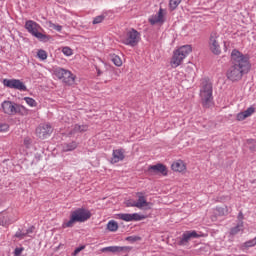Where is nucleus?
Here are the masks:
<instances>
[{
	"instance_id": "obj_1",
	"label": "nucleus",
	"mask_w": 256,
	"mask_h": 256,
	"mask_svg": "<svg viewBox=\"0 0 256 256\" xmlns=\"http://www.w3.org/2000/svg\"><path fill=\"white\" fill-rule=\"evenodd\" d=\"M232 66L227 71V77L230 81H241L243 75H247L251 71V63H249V55L241 53L234 49L231 53Z\"/></svg>"
},
{
	"instance_id": "obj_2",
	"label": "nucleus",
	"mask_w": 256,
	"mask_h": 256,
	"mask_svg": "<svg viewBox=\"0 0 256 256\" xmlns=\"http://www.w3.org/2000/svg\"><path fill=\"white\" fill-rule=\"evenodd\" d=\"M200 103L204 109L213 107V83L208 78H204L201 83Z\"/></svg>"
},
{
	"instance_id": "obj_3",
	"label": "nucleus",
	"mask_w": 256,
	"mask_h": 256,
	"mask_svg": "<svg viewBox=\"0 0 256 256\" xmlns=\"http://www.w3.org/2000/svg\"><path fill=\"white\" fill-rule=\"evenodd\" d=\"M91 219V211L85 208H78L70 213V219L63 222V229L75 227V223H85Z\"/></svg>"
},
{
	"instance_id": "obj_4",
	"label": "nucleus",
	"mask_w": 256,
	"mask_h": 256,
	"mask_svg": "<svg viewBox=\"0 0 256 256\" xmlns=\"http://www.w3.org/2000/svg\"><path fill=\"white\" fill-rule=\"evenodd\" d=\"M25 29L32 35V37H35L38 39V41H41L42 43H48V41H51V36L47 34L41 33L43 28H41V25L39 23L33 21V20H27L25 22Z\"/></svg>"
},
{
	"instance_id": "obj_5",
	"label": "nucleus",
	"mask_w": 256,
	"mask_h": 256,
	"mask_svg": "<svg viewBox=\"0 0 256 256\" xmlns=\"http://www.w3.org/2000/svg\"><path fill=\"white\" fill-rule=\"evenodd\" d=\"M193 51V48L191 45H184L180 48H178L176 51H174L172 60H171V65L172 67H179L181 65V62L189 53Z\"/></svg>"
},
{
	"instance_id": "obj_6",
	"label": "nucleus",
	"mask_w": 256,
	"mask_h": 256,
	"mask_svg": "<svg viewBox=\"0 0 256 256\" xmlns=\"http://www.w3.org/2000/svg\"><path fill=\"white\" fill-rule=\"evenodd\" d=\"M54 75H56L58 79H61L66 85L75 84V75H73V73H71V71L69 70H66L64 68H56L54 70Z\"/></svg>"
},
{
	"instance_id": "obj_7",
	"label": "nucleus",
	"mask_w": 256,
	"mask_h": 256,
	"mask_svg": "<svg viewBox=\"0 0 256 256\" xmlns=\"http://www.w3.org/2000/svg\"><path fill=\"white\" fill-rule=\"evenodd\" d=\"M141 41V34L135 29H131L126 33V36L122 38V43L128 45L129 47H136Z\"/></svg>"
},
{
	"instance_id": "obj_8",
	"label": "nucleus",
	"mask_w": 256,
	"mask_h": 256,
	"mask_svg": "<svg viewBox=\"0 0 256 256\" xmlns=\"http://www.w3.org/2000/svg\"><path fill=\"white\" fill-rule=\"evenodd\" d=\"M2 84L4 85V87H7L8 89H16L17 91H27V86L19 79L4 78L2 80Z\"/></svg>"
},
{
	"instance_id": "obj_9",
	"label": "nucleus",
	"mask_w": 256,
	"mask_h": 256,
	"mask_svg": "<svg viewBox=\"0 0 256 256\" xmlns=\"http://www.w3.org/2000/svg\"><path fill=\"white\" fill-rule=\"evenodd\" d=\"M146 173L147 175H162L163 177H167L168 170L165 164L157 163L155 165H149Z\"/></svg>"
},
{
	"instance_id": "obj_10",
	"label": "nucleus",
	"mask_w": 256,
	"mask_h": 256,
	"mask_svg": "<svg viewBox=\"0 0 256 256\" xmlns=\"http://www.w3.org/2000/svg\"><path fill=\"white\" fill-rule=\"evenodd\" d=\"M199 237H201V235L195 230L185 231L179 238L178 245L185 247L186 245H189V241H192V239H199Z\"/></svg>"
},
{
	"instance_id": "obj_11",
	"label": "nucleus",
	"mask_w": 256,
	"mask_h": 256,
	"mask_svg": "<svg viewBox=\"0 0 256 256\" xmlns=\"http://www.w3.org/2000/svg\"><path fill=\"white\" fill-rule=\"evenodd\" d=\"M51 133H53V126L51 124H40L36 128V135L39 139H47L51 137Z\"/></svg>"
},
{
	"instance_id": "obj_12",
	"label": "nucleus",
	"mask_w": 256,
	"mask_h": 256,
	"mask_svg": "<svg viewBox=\"0 0 256 256\" xmlns=\"http://www.w3.org/2000/svg\"><path fill=\"white\" fill-rule=\"evenodd\" d=\"M133 249L131 246H108L101 249L102 253H129Z\"/></svg>"
},
{
	"instance_id": "obj_13",
	"label": "nucleus",
	"mask_w": 256,
	"mask_h": 256,
	"mask_svg": "<svg viewBox=\"0 0 256 256\" xmlns=\"http://www.w3.org/2000/svg\"><path fill=\"white\" fill-rule=\"evenodd\" d=\"M210 50L214 55H221V46L217 41V33L212 32L209 40Z\"/></svg>"
},
{
	"instance_id": "obj_14",
	"label": "nucleus",
	"mask_w": 256,
	"mask_h": 256,
	"mask_svg": "<svg viewBox=\"0 0 256 256\" xmlns=\"http://www.w3.org/2000/svg\"><path fill=\"white\" fill-rule=\"evenodd\" d=\"M118 217L122 221H126L128 223L131 221H143V219H145V215H140L139 213H133V214L123 213V214H118Z\"/></svg>"
},
{
	"instance_id": "obj_15",
	"label": "nucleus",
	"mask_w": 256,
	"mask_h": 256,
	"mask_svg": "<svg viewBox=\"0 0 256 256\" xmlns=\"http://www.w3.org/2000/svg\"><path fill=\"white\" fill-rule=\"evenodd\" d=\"M149 23L151 25H157V23H165V10L160 8L156 15L149 18Z\"/></svg>"
},
{
	"instance_id": "obj_16",
	"label": "nucleus",
	"mask_w": 256,
	"mask_h": 256,
	"mask_svg": "<svg viewBox=\"0 0 256 256\" xmlns=\"http://www.w3.org/2000/svg\"><path fill=\"white\" fill-rule=\"evenodd\" d=\"M138 200L136 202L137 209H143V207H147L148 209H151L150 205H153L151 202H147V199H145V196H143V192L137 193Z\"/></svg>"
},
{
	"instance_id": "obj_17",
	"label": "nucleus",
	"mask_w": 256,
	"mask_h": 256,
	"mask_svg": "<svg viewBox=\"0 0 256 256\" xmlns=\"http://www.w3.org/2000/svg\"><path fill=\"white\" fill-rule=\"evenodd\" d=\"M16 107H17V104L11 101H4L2 103V109L4 113H6V115H15Z\"/></svg>"
},
{
	"instance_id": "obj_18",
	"label": "nucleus",
	"mask_w": 256,
	"mask_h": 256,
	"mask_svg": "<svg viewBox=\"0 0 256 256\" xmlns=\"http://www.w3.org/2000/svg\"><path fill=\"white\" fill-rule=\"evenodd\" d=\"M112 156V163H119V161H123L125 159V154L121 149L113 150Z\"/></svg>"
},
{
	"instance_id": "obj_19",
	"label": "nucleus",
	"mask_w": 256,
	"mask_h": 256,
	"mask_svg": "<svg viewBox=\"0 0 256 256\" xmlns=\"http://www.w3.org/2000/svg\"><path fill=\"white\" fill-rule=\"evenodd\" d=\"M79 146V143L76 141L64 143L62 146V151L64 153H69V151H75V149Z\"/></svg>"
},
{
	"instance_id": "obj_20",
	"label": "nucleus",
	"mask_w": 256,
	"mask_h": 256,
	"mask_svg": "<svg viewBox=\"0 0 256 256\" xmlns=\"http://www.w3.org/2000/svg\"><path fill=\"white\" fill-rule=\"evenodd\" d=\"M171 169L172 171H176L178 173H183V171H185L186 166H185V163H183L182 160H178L177 162H174L172 165H171Z\"/></svg>"
},
{
	"instance_id": "obj_21",
	"label": "nucleus",
	"mask_w": 256,
	"mask_h": 256,
	"mask_svg": "<svg viewBox=\"0 0 256 256\" xmlns=\"http://www.w3.org/2000/svg\"><path fill=\"white\" fill-rule=\"evenodd\" d=\"M89 127L87 125L76 124L69 132V135H75L76 133H85Z\"/></svg>"
},
{
	"instance_id": "obj_22",
	"label": "nucleus",
	"mask_w": 256,
	"mask_h": 256,
	"mask_svg": "<svg viewBox=\"0 0 256 256\" xmlns=\"http://www.w3.org/2000/svg\"><path fill=\"white\" fill-rule=\"evenodd\" d=\"M14 115H29V110H27V108H25V106L16 104V109L14 111Z\"/></svg>"
},
{
	"instance_id": "obj_23",
	"label": "nucleus",
	"mask_w": 256,
	"mask_h": 256,
	"mask_svg": "<svg viewBox=\"0 0 256 256\" xmlns=\"http://www.w3.org/2000/svg\"><path fill=\"white\" fill-rule=\"evenodd\" d=\"M107 229L111 231V233H115L119 229V224L115 220H110L107 223Z\"/></svg>"
},
{
	"instance_id": "obj_24",
	"label": "nucleus",
	"mask_w": 256,
	"mask_h": 256,
	"mask_svg": "<svg viewBox=\"0 0 256 256\" xmlns=\"http://www.w3.org/2000/svg\"><path fill=\"white\" fill-rule=\"evenodd\" d=\"M240 231H243V221H239L238 224L231 228L230 235H237Z\"/></svg>"
},
{
	"instance_id": "obj_25",
	"label": "nucleus",
	"mask_w": 256,
	"mask_h": 256,
	"mask_svg": "<svg viewBox=\"0 0 256 256\" xmlns=\"http://www.w3.org/2000/svg\"><path fill=\"white\" fill-rule=\"evenodd\" d=\"M181 1L182 0H170L169 1L170 11H175V9H177V7L181 5Z\"/></svg>"
},
{
	"instance_id": "obj_26",
	"label": "nucleus",
	"mask_w": 256,
	"mask_h": 256,
	"mask_svg": "<svg viewBox=\"0 0 256 256\" xmlns=\"http://www.w3.org/2000/svg\"><path fill=\"white\" fill-rule=\"evenodd\" d=\"M111 61L116 65V67H121L123 65V61L121 60V57L117 55L111 56Z\"/></svg>"
},
{
	"instance_id": "obj_27",
	"label": "nucleus",
	"mask_w": 256,
	"mask_h": 256,
	"mask_svg": "<svg viewBox=\"0 0 256 256\" xmlns=\"http://www.w3.org/2000/svg\"><path fill=\"white\" fill-rule=\"evenodd\" d=\"M37 57L41 61H45L47 59V51H45L43 49L38 50Z\"/></svg>"
},
{
	"instance_id": "obj_28",
	"label": "nucleus",
	"mask_w": 256,
	"mask_h": 256,
	"mask_svg": "<svg viewBox=\"0 0 256 256\" xmlns=\"http://www.w3.org/2000/svg\"><path fill=\"white\" fill-rule=\"evenodd\" d=\"M103 21H105V15H99L93 19L92 23L93 25H99V23H103Z\"/></svg>"
},
{
	"instance_id": "obj_29",
	"label": "nucleus",
	"mask_w": 256,
	"mask_h": 256,
	"mask_svg": "<svg viewBox=\"0 0 256 256\" xmlns=\"http://www.w3.org/2000/svg\"><path fill=\"white\" fill-rule=\"evenodd\" d=\"M24 101H26L27 105H29V107H35L37 105V101H35V99L31 98V97H25Z\"/></svg>"
},
{
	"instance_id": "obj_30",
	"label": "nucleus",
	"mask_w": 256,
	"mask_h": 256,
	"mask_svg": "<svg viewBox=\"0 0 256 256\" xmlns=\"http://www.w3.org/2000/svg\"><path fill=\"white\" fill-rule=\"evenodd\" d=\"M256 245V241L255 238L252 240H248L243 244V247H245V249H249V247H255Z\"/></svg>"
},
{
	"instance_id": "obj_31",
	"label": "nucleus",
	"mask_w": 256,
	"mask_h": 256,
	"mask_svg": "<svg viewBox=\"0 0 256 256\" xmlns=\"http://www.w3.org/2000/svg\"><path fill=\"white\" fill-rule=\"evenodd\" d=\"M62 53H64L66 57H71V55H73V50L70 47L66 46L62 48Z\"/></svg>"
},
{
	"instance_id": "obj_32",
	"label": "nucleus",
	"mask_w": 256,
	"mask_h": 256,
	"mask_svg": "<svg viewBox=\"0 0 256 256\" xmlns=\"http://www.w3.org/2000/svg\"><path fill=\"white\" fill-rule=\"evenodd\" d=\"M126 241H129V243H137V241H141V237L139 236H128L125 239Z\"/></svg>"
},
{
	"instance_id": "obj_33",
	"label": "nucleus",
	"mask_w": 256,
	"mask_h": 256,
	"mask_svg": "<svg viewBox=\"0 0 256 256\" xmlns=\"http://www.w3.org/2000/svg\"><path fill=\"white\" fill-rule=\"evenodd\" d=\"M51 29H54L55 31L61 32L63 30V26L59 24H55L53 22H50Z\"/></svg>"
},
{
	"instance_id": "obj_34",
	"label": "nucleus",
	"mask_w": 256,
	"mask_h": 256,
	"mask_svg": "<svg viewBox=\"0 0 256 256\" xmlns=\"http://www.w3.org/2000/svg\"><path fill=\"white\" fill-rule=\"evenodd\" d=\"M243 112H244V115H246V117H251L252 113H255V107L251 106Z\"/></svg>"
},
{
	"instance_id": "obj_35",
	"label": "nucleus",
	"mask_w": 256,
	"mask_h": 256,
	"mask_svg": "<svg viewBox=\"0 0 256 256\" xmlns=\"http://www.w3.org/2000/svg\"><path fill=\"white\" fill-rule=\"evenodd\" d=\"M15 237H17V239H23L24 237H27V232L23 233L21 230H18L15 233Z\"/></svg>"
},
{
	"instance_id": "obj_36",
	"label": "nucleus",
	"mask_w": 256,
	"mask_h": 256,
	"mask_svg": "<svg viewBox=\"0 0 256 256\" xmlns=\"http://www.w3.org/2000/svg\"><path fill=\"white\" fill-rule=\"evenodd\" d=\"M245 119H247L245 112H240L237 114V121H245Z\"/></svg>"
},
{
	"instance_id": "obj_37",
	"label": "nucleus",
	"mask_w": 256,
	"mask_h": 256,
	"mask_svg": "<svg viewBox=\"0 0 256 256\" xmlns=\"http://www.w3.org/2000/svg\"><path fill=\"white\" fill-rule=\"evenodd\" d=\"M83 249H85V246H79L77 248H75L74 252L72 253L73 256H77L79 255V253H81V251H83Z\"/></svg>"
},
{
	"instance_id": "obj_38",
	"label": "nucleus",
	"mask_w": 256,
	"mask_h": 256,
	"mask_svg": "<svg viewBox=\"0 0 256 256\" xmlns=\"http://www.w3.org/2000/svg\"><path fill=\"white\" fill-rule=\"evenodd\" d=\"M23 251H25V248H23V247H17V248H15V250H14V255L15 256H20L21 255V253H23Z\"/></svg>"
},
{
	"instance_id": "obj_39",
	"label": "nucleus",
	"mask_w": 256,
	"mask_h": 256,
	"mask_svg": "<svg viewBox=\"0 0 256 256\" xmlns=\"http://www.w3.org/2000/svg\"><path fill=\"white\" fill-rule=\"evenodd\" d=\"M126 207H137V202L129 200L126 202Z\"/></svg>"
},
{
	"instance_id": "obj_40",
	"label": "nucleus",
	"mask_w": 256,
	"mask_h": 256,
	"mask_svg": "<svg viewBox=\"0 0 256 256\" xmlns=\"http://www.w3.org/2000/svg\"><path fill=\"white\" fill-rule=\"evenodd\" d=\"M216 210H217V212H218L219 215H225V211H226L225 208H223V207H218V208H216Z\"/></svg>"
},
{
	"instance_id": "obj_41",
	"label": "nucleus",
	"mask_w": 256,
	"mask_h": 256,
	"mask_svg": "<svg viewBox=\"0 0 256 256\" xmlns=\"http://www.w3.org/2000/svg\"><path fill=\"white\" fill-rule=\"evenodd\" d=\"M33 231H35V226H31L30 228H28L26 230V233H27V235H30V233H33Z\"/></svg>"
},
{
	"instance_id": "obj_42",
	"label": "nucleus",
	"mask_w": 256,
	"mask_h": 256,
	"mask_svg": "<svg viewBox=\"0 0 256 256\" xmlns=\"http://www.w3.org/2000/svg\"><path fill=\"white\" fill-rule=\"evenodd\" d=\"M238 219H239V221H243V220H241V219H243V213L242 212L239 213Z\"/></svg>"
},
{
	"instance_id": "obj_43",
	"label": "nucleus",
	"mask_w": 256,
	"mask_h": 256,
	"mask_svg": "<svg viewBox=\"0 0 256 256\" xmlns=\"http://www.w3.org/2000/svg\"><path fill=\"white\" fill-rule=\"evenodd\" d=\"M97 71H98V75H101V70L97 69Z\"/></svg>"
},
{
	"instance_id": "obj_44",
	"label": "nucleus",
	"mask_w": 256,
	"mask_h": 256,
	"mask_svg": "<svg viewBox=\"0 0 256 256\" xmlns=\"http://www.w3.org/2000/svg\"><path fill=\"white\" fill-rule=\"evenodd\" d=\"M0 131H3V126L2 125H0Z\"/></svg>"
},
{
	"instance_id": "obj_45",
	"label": "nucleus",
	"mask_w": 256,
	"mask_h": 256,
	"mask_svg": "<svg viewBox=\"0 0 256 256\" xmlns=\"http://www.w3.org/2000/svg\"><path fill=\"white\" fill-rule=\"evenodd\" d=\"M24 143H28L27 139H26V140H24Z\"/></svg>"
}]
</instances>
